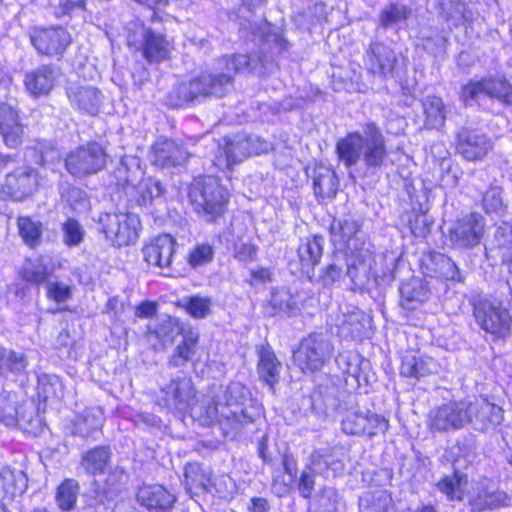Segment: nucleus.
Returning a JSON list of instances; mask_svg holds the SVG:
<instances>
[{"label": "nucleus", "instance_id": "nucleus-1", "mask_svg": "<svg viewBox=\"0 0 512 512\" xmlns=\"http://www.w3.org/2000/svg\"><path fill=\"white\" fill-rule=\"evenodd\" d=\"M274 67L273 60L257 58L250 55H225L218 59L213 73L202 74L200 77L187 82L194 101L204 99L207 96H224L232 86L233 77L240 71L256 72L264 76L268 70Z\"/></svg>", "mask_w": 512, "mask_h": 512}, {"label": "nucleus", "instance_id": "nucleus-2", "mask_svg": "<svg viewBox=\"0 0 512 512\" xmlns=\"http://www.w3.org/2000/svg\"><path fill=\"white\" fill-rule=\"evenodd\" d=\"M362 132L348 133L336 144L340 161L347 168L362 162L367 169L380 168L387 156L385 137L374 122H367Z\"/></svg>", "mask_w": 512, "mask_h": 512}, {"label": "nucleus", "instance_id": "nucleus-3", "mask_svg": "<svg viewBox=\"0 0 512 512\" xmlns=\"http://www.w3.org/2000/svg\"><path fill=\"white\" fill-rule=\"evenodd\" d=\"M249 391L240 382H231L218 396L202 408L200 417L205 424L218 422L225 437L234 438L244 425L252 423L253 417L242 407L248 399Z\"/></svg>", "mask_w": 512, "mask_h": 512}, {"label": "nucleus", "instance_id": "nucleus-4", "mask_svg": "<svg viewBox=\"0 0 512 512\" xmlns=\"http://www.w3.org/2000/svg\"><path fill=\"white\" fill-rule=\"evenodd\" d=\"M326 410L339 411L341 414V428L347 435L367 436L372 438L379 434H385L389 428V421L382 415L368 409H361L357 404L350 401L342 411V406L332 395L323 400Z\"/></svg>", "mask_w": 512, "mask_h": 512}, {"label": "nucleus", "instance_id": "nucleus-5", "mask_svg": "<svg viewBox=\"0 0 512 512\" xmlns=\"http://www.w3.org/2000/svg\"><path fill=\"white\" fill-rule=\"evenodd\" d=\"M188 199L194 211L206 222H214L226 209L229 194L216 178L203 176L188 187Z\"/></svg>", "mask_w": 512, "mask_h": 512}, {"label": "nucleus", "instance_id": "nucleus-6", "mask_svg": "<svg viewBox=\"0 0 512 512\" xmlns=\"http://www.w3.org/2000/svg\"><path fill=\"white\" fill-rule=\"evenodd\" d=\"M127 44L135 51H142L143 57L151 63L165 60L170 53V44L165 36L146 27L139 20L128 25Z\"/></svg>", "mask_w": 512, "mask_h": 512}, {"label": "nucleus", "instance_id": "nucleus-7", "mask_svg": "<svg viewBox=\"0 0 512 512\" xmlns=\"http://www.w3.org/2000/svg\"><path fill=\"white\" fill-rule=\"evenodd\" d=\"M472 306L475 321L485 332L498 338H503L510 332L512 318L501 301L479 298L473 300Z\"/></svg>", "mask_w": 512, "mask_h": 512}, {"label": "nucleus", "instance_id": "nucleus-8", "mask_svg": "<svg viewBox=\"0 0 512 512\" xmlns=\"http://www.w3.org/2000/svg\"><path fill=\"white\" fill-rule=\"evenodd\" d=\"M101 231L117 247L134 244L139 238L141 222L132 212L106 213L99 219Z\"/></svg>", "mask_w": 512, "mask_h": 512}, {"label": "nucleus", "instance_id": "nucleus-9", "mask_svg": "<svg viewBox=\"0 0 512 512\" xmlns=\"http://www.w3.org/2000/svg\"><path fill=\"white\" fill-rule=\"evenodd\" d=\"M334 352L331 340L323 333L304 338L294 352V361L302 372H315L329 362Z\"/></svg>", "mask_w": 512, "mask_h": 512}, {"label": "nucleus", "instance_id": "nucleus-10", "mask_svg": "<svg viewBox=\"0 0 512 512\" xmlns=\"http://www.w3.org/2000/svg\"><path fill=\"white\" fill-rule=\"evenodd\" d=\"M105 148L96 141L72 150L65 158V167L76 178H85L101 171L107 163Z\"/></svg>", "mask_w": 512, "mask_h": 512}, {"label": "nucleus", "instance_id": "nucleus-11", "mask_svg": "<svg viewBox=\"0 0 512 512\" xmlns=\"http://www.w3.org/2000/svg\"><path fill=\"white\" fill-rule=\"evenodd\" d=\"M485 230V218L481 214L473 212L456 220L451 225L448 238L455 248L472 249L482 242Z\"/></svg>", "mask_w": 512, "mask_h": 512}, {"label": "nucleus", "instance_id": "nucleus-12", "mask_svg": "<svg viewBox=\"0 0 512 512\" xmlns=\"http://www.w3.org/2000/svg\"><path fill=\"white\" fill-rule=\"evenodd\" d=\"M328 325L340 338L361 341L371 334V319L359 309L329 316Z\"/></svg>", "mask_w": 512, "mask_h": 512}, {"label": "nucleus", "instance_id": "nucleus-13", "mask_svg": "<svg viewBox=\"0 0 512 512\" xmlns=\"http://www.w3.org/2000/svg\"><path fill=\"white\" fill-rule=\"evenodd\" d=\"M481 96L494 98L503 104H512V85L504 78H482L463 86L461 97L466 104L477 101Z\"/></svg>", "mask_w": 512, "mask_h": 512}, {"label": "nucleus", "instance_id": "nucleus-14", "mask_svg": "<svg viewBox=\"0 0 512 512\" xmlns=\"http://www.w3.org/2000/svg\"><path fill=\"white\" fill-rule=\"evenodd\" d=\"M467 419V400L450 401L430 411L428 424L432 431L446 432L462 429Z\"/></svg>", "mask_w": 512, "mask_h": 512}, {"label": "nucleus", "instance_id": "nucleus-15", "mask_svg": "<svg viewBox=\"0 0 512 512\" xmlns=\"http://www.w3.org/2000/svg\"><path fill=\"white\" fill-rule=\"evenodd\" d=\"M159 401L169 410L185 412L191 406L196 391L191 378L176 376L161 388Z\"/></svg>", "mask_w": 512, "mask_h": 512}, {"label": "nucleus", "instance_id": "nucleus-16", "mask_svg": "<svg viewBox=\"0 0 512 512\" xmlns=\"http://www.w3.org/2000/svg\"><path fill=\"white\" fill-rule=\"evenodd\" d=\"M265 0H242L243 9L242 14L245 12H252V9L260 7ZM243 18L246 19L247 24H241L245 29L252 32L254 35H258L263 39L264 43L269 46L272 54H281L288 49L289 43L282 37L281 34L272 31L271 25L263 19L250 20L245 15Z\"/></svg>", "mask_w": 512, "mask_h": 512}, {"label": "nucleus", "instance_id": "nucleus-17", "mask_svg": "<svg viewBox=\"0 0 512 512\" xmlns=\"http://www.w3.org/2000/svg\"><path fill=\"white\" fill-rule=\"evenodd\" d=\"M467 424L481 432L494 430L503 421V410L485 398L467 400Z\"/></svg>", "mask_w": 512, "mask_h": 512}, {"label": "nucleus", "instance_id": "nucleus-18", "mask_svg": "<svg viewBox=\"0 0 512 512\" xmlns=\"http://www.w3.org/2000/svg\"><path fill=\"white\" fill-rule=\"evenodd\" d=\"M30 41L40 54L60 56L70 45L71 35L63 27L35 28Z\"/></svg>", "mask_w": 512, "mask_h": 512}, {"label": "nucleus", "instance_id": "nucleus-19", "mask_svg": "<svg viewBox=\"0 0 512 512\" xmlns=\"http://www.w3.org/2000/svg\"><path fill=\"white\" fill-rule=\"evenodd\" d=\"M492 147L491 139L479 129L462 127L457 132V152L468 161L482 160Z\"/></svg>", "mask_w": 512, "mask_h": 512}, {"label": "nucleus", "instance_id": "nucleus-20", "mask_svg": "<svg viewBox=\"0 0 512 512\" xmlns=\"http://www.w3.org/2000/svg\"><path fill=\"white\" fill-rule=\"evenodd\" d=\"M397 64V54L384 43L373 42L366 50L364 65L373 75L382 78L392 77Z\"/></svg>", "mask_w": 512, "mask_h": 512}, {"label": "nucleus", "instance_id": "nucleus-21", "mask_svg": "<svg viewBox=\"0 0 512 512\" xmlns=\"http://www.w3.org/2000/svg\"><path fill=\"white\" fill-rule=\"evenodd\" d=\"M140 160L136 156L126 155L111 172L110 185L124 189L126 195L135 190V185L143 178Z\"/></svg>", "mask_w": 512, "mask_h": 512}, {"label": "nucleus", "instance_id": "nucleus-22", "mask_svg": "<svg viewBox=\"0 0 512 512\" xmlns=\"http://www.w3.org/2000/svg\"><path fill=\"white\" fill-rule=\"evenodd\" d=\"M176 241L169 234H161L153 238L143 249L144 260L153 266L168 268L175 253Z\"/></svg>", "mask_w": 512, "mask_h": 512}, {"label": "nucleus", "instance_id": "nucleus-23", "mask_svg": "<svg viewBox=\"0 0 512 512\" xmlns=\"http://www.w3.org/2000/svg\"><path fill=\"white\" fill-rule=\"evenodd\" d=\"M71 104L80 112L96 115L102 102L101 91L92 85L70 83L66 89Z\"/></svg>", "mask_w": 512, "mask_h": 512}, {"label": "nucleus", "instance_id": "nucleus-24", "mask_svg": "<svg viewBox=\"0 0 512 512\" xmlns=\"http://www.w3.org/2000/svg\"><path fill=\"white\" fill-rule=\"evenodd\" d=\"M165 188L161 182L155 178L149 177L141 179L136 185L135 190L130 191L128 196V208H146L149 209L157 203L162 202Z\"/></svg>", "mask_w": 512, "mask_h": 512}, {"label": "nucleus", "instance_id": "nucleus-25", "mask_svg": "<svg viewBox=\"0 0 512 512\" xmlns=\"http://www.w3.org/2000/svg\"><path fill=\"white\" fill-rule=\"evenodd\" d=\"M39 184V176L32 167H19L6 177V186L10 195L16 200H22L33 194Z\"/></svg>", "mask_w": 512, "mask_h": 512}, {"label": "nucleus", "instance_id": "nucleus-26", "mask_svg": "<svg viewBox=\"0 0 512 512\" xmlns=\"http://www.w3.org/2000/svg\"><path fill=\"white\" fill-rule=\"evenodd\" d=\"M249 157L246 135H235L233 138H225L219 145L218 153L214 159V165L224 170H230L235 164Z\"/></svg>", "mask_w": 512, "mask_h": 512}, {"label": "nucleus", "instance_id": "nucleus-27", "mask_svg": "<svg viewBox=\"0 0 512 512\" xmlns=\"http://www.w3.org/2000/svg\"><path fill=\"white\" fill-rule=\"evenodd\" d=\"M59 75L58 67L42 65L26 73L24 84L27 90L35 97L48 95L54 88Z\"/></svg>", "mask_w": 512, "mask_h": 512}, {"label": "nucleus", "instance_id": "nucleus-28", "mask_svg": "<svg viewBox=\"0 0 512 512\" xmlns=\"http://www.w3.org/2000/svg\"><path fill=\"white\" fill-rule=\"evenodd\" d=\"M0 134L9 148L15 149L23 142L24 129L18 112L7 103H0Z\"/></svg>", "mask_w": 512, "mask_h": 512}, {"label": "nucleus", "instance_id": "nucleus-29", "mask_svg": "<svg viewBox=\"0 0 512 512\" xmlns=\"http://www.w3.org/2000/svg\"><path fill=\"white\" fill-rule=\"evenodd\" d=\"M439 364L430 356L406 351L402 356L400 373L404 377L420 379L437 373Z\"/></svg>", "mask_w": 512, "mask_h": 512}, {"label": "nucleus", "instance_id": "nucleus-30", "mask_svg": "<svg viewBox=\"0 0 512 512\" xmlns=\"http://www.w3.org/2000/svg\"><path fill=\"white\" fill-rule=\"evenodd\" d=\"M324 238L313 236L301 241L297 249L299 270L306 274L309 279L315 276V266L319 264L323 255Z\"/></svg>", "mask_w": 512, "mask_h": 512}, {"label": "nucleus", "instance_id": "nucleus-31", "mask_svg": "<svg viewBox=\"0 0 512 512\" xmlns=\"http://www.w3.org/2000/svg\"><path fill=\"white\" fill-rule=\"evenodd\" d=\"M399 292L401 307L409 311H414L425 303L430 294L426 281L420 277H410L402 281Z\"/></svg>", "mask_w": 512, "mask_h": 512}, {"label": "nucleus", "instance_id": "nucleus-32", "mask_svg": "<svg viewBox=\"0 0 512 512\" xmlns=\"http://www.w3.org/2000/svg\"><path fill=\"white\" fill-rule=\"evenodd\" d=\"M187 157L185 149L172 140H159L152 147L153 164L161 168L181 165Z\"/></svg>", "mask_w": 512, "mask_h": 512}, {"label": "nucleus", "instance_id": "nucleus-33", "mask_svg": "<svg viewBox=\"0 0 512 512\" xmlns=\"http://www.w3.org/2000/svg\"><path fill=\"white\" fill-rule=\"evenodd\" d=\"M510 496L504 491H489L481 486L475 489L468 498V503L473 512H483L500 507L509 506Z\"/></svg>", "mask_w": 512, "mask_h": 512}, {"label": "nucleus", "instance_id": "nucleus-34", "mask_svg": "<svg viewBox=\"0 0 512 512\" xmlns=\"http://www.w3.org/2000/svg\"><path fill=\"white\" fill-rule=\"evenodd\" d=\"M137 500L150 510L170 512L169 509L175 502V496L161 485H145L138 490Z\"/></svg>", "mask_w": 512, "mask_h": 512}, {"label": "nucleus", "instance_id": "nucleus-35", "mask_svg": "<svg viewBox=\"0 0 512 512\" xmlns=\"http://www.w3.org/2000/svg\"><path fill=\"white\" fill-rule=\"evenodd\" d=\"M311 178L316 197L321 199H332L336 196L339 188V179L334 170L324 165H317L313 168Z\"/></svg>", "mask_w": 512, "mask_h": 512}, {"label": "nucleus", "instance_id": "nucleus-36", "mask_svg": "<svg viewBox=\"0 0 512 512\" xmlns=\"http://www.w3.org/2000/svg\"><path fill=\"white\" fill-rule=\"evenodd\" d=\"M198 342V330L188 327L184 332L182 341L176 346L173 353L168 358V366L172 368L185 366L196 354Z\"/></svg>", "mask_w": 512, "mask_h": 512}, {"label": "nucleus", "instance_id": "nucleus-37", "mask_svg": "<svg viewBox=\"0 0 512 512\" xmlns=\"http://www.w3.org/2000/svg\"><path fill=\"white\" fill-rule=\"evenodd\" d=\"M358 512H395L391 494L384 489H372L358 499Z\"/></svg>", "mask_w": 512, "mask_h": 512}, {"label": "nucleus", "instance_id": "nucleus-38", "mask_svg": "<svg viewBox=\"0 0 512 512\" xmlns=\"http://www.w3.org/2000/svg\"><path fill=\"white\" fill-rule=\"evenodd\" d=\"M346 266V255L342 251H335L313 278L325 287L331 286L344 276Z\"/></svg>", "mask_w": 512, "mask_h": 512}, {"label": "nucleus", "instance_id": "nucleus-39", "mask_svg": "<svg viewBox=\"0 0 512 512\" xmlns=\"http://www.w3.org/2000/svg\"><path fill=\"white\" fill-rule=\"evenodd\" d=\"M111 455L109 446H97L83 453L80 464L90 475L103 474L110 462Z\"/></svg>", "mask_w": 512, "mask_h": 512}, {"label": "nucleus", "instance_id": "nucleus-40", "mask_svg": "<svg viewBox=\"0 0 512 512\" xmlns=\"http://www.w3.org/2000/svg\"><path fill=\"white\" fill-rule=\"evenodd\" d=\"M430 269L432 276L439 277L448 281L463 282L462 276L456 263L448 256L442 253H436L430 256Z\"/></svg>", "mask_w": 512, "mask_h": 512}, {"label": "nucleus", "instance_id": "nucleus-41", "mask_svg": "<svg viewBox=\"0 0 512 512\" xmlns=\"http://www.w3.org/2000/svg\"><path fill=\"white\" fill-rule=\"evenodd\" d=\"M358 230L359 225L357 221L351 217L334 219L330 227L333 241L340 245H345L351 251L356 249V246L352 244V241Z\"/></svg>", "mask_w": 512, "mask_h": 512}, {"label": "nucleus", "instance_id": "nucleus-42", "mask_svg": "<svg viewBox=\"0 0 512 512\" xmlns=\"http://www.w3.org/2000/svg\"><path fill=\"white\" fill-rule=\"evenodd\" d=\"M28 366L27 356L0 346V377L6 378L9 374L21 375Z\"/></svg>", "mask_w": 512, "mask_h": 512}, {"label": "nucleus", "instance_id": "nucleus-43", "mask_svg": "<svg viewBox=\"0 0 512 512\" xmlns=\"http://www.w3.org/2000/svg\"><path fill=\"white\" fill-rule=\"evenodd\" d=\"M186 330L179 319L166 316L161 318L154 328L149 327L148 333L155 335L162 345H166L172 344L179 335L184 337Z\"/></svg>", "mask_w": 512, "mask_h": 512}, {"label": "nucleus", "instance_id": "nucleus-44", "mask_svg": "<svg viewBox=\"0 0 512 512\" xmlns=\"http://www.w3.org/2000/svg\"><path fill=\"white\" fill-rule=\"evenodd\" d=\"M17 228L19 236L29 248L34 249L40 246L44 232V225L41 221L29 216H19Z\"/></svg>", "mask_w": 512, "mask_h": 512}, {"label": "nucleus", "instance_id": "nucleus-45", "mask_svg": "<svg viewBox=\"0 0 512 512\" xmlns=\"http://www.w3.org/2000/svg\"><path fill=\"white\" fill-rule=\"evenodd\" d=\"M468 483L467 476L459 470H454L451 475H446L437 483V488L449 500L461 501Z\"/></svg>", "mask_w": 512, "mask_h": 512}, {"label": "nucleus", "instance_id": "nucleus-46", "mask_svg": "<svg viewBox=\"0 0 512 512\" xmlns=\"http://www.w3.org/2000/svg\"><path fill=\"white\" fill-rule=\"evenodd\" d=\"M0 486L6 496L14 498L25 491L27 487L26 475L20 470L3 467L0 470Z\"/></svg>", "mask_w": 512, "mask_h": 512}, {"label": "nucleus", "instance_id": "nucleus-47", "mask_svg": "<svg viewBox=\"0 0 512 512\" xmlns=\"http://www.w3.org/2000/svg\"><path fill=\"white\" fill-rule=\"evenodd\" d=\"M336 364L344 374L353 377L360 383L361 379H365L362 371L368 366L369 362L355 351H344L337 356Z\"/></svg>", "mask_w": 512, "mask_h": 512}, {"label": "nucleus", "instance_id": "nucleus-48", "mask_svg": "<svg viewBox=\"0 0 512 512\" xmlns=\"http://www.w3.org/2000/svg\"><path fill=\"white\" fill-rule=\"evenodd\" d=\"M342 467L340 461L336 459L333 451L329 447L315 449L310 455V461L307 468L313 473L322 475L329 469L338 470Z\"/></svg>", "mask_w": 512, "mask_h": 512}, {"label": "nucleus", "instance_id": "nucleus-49", "mask_svg": "<svg viewBox=\"0 0 512 512\" xmlns=\"http://www.w3.org/2000/svg\"><path fill=\"white\" fill-rule=\"evenodd\" d=\"M51 274L52 269L48 268V265L41 257L26 260L20 271V275L25 281L35 285L46 283Z\"/></svg>", "mask_w": 512, "mask_h": 512}, {"label": "nucleus", "instance_id": "nucleus-50", "mask_svg": "<svg viewBox=\"0 0 512 512\" xmlns=\"http://www.w3.org/2000/svg\"><path fill=\"white\" fill-rule=\"evenodd\" d=\"M178 306L194 319H204L212 313V299L208 296H186L178 302Z\"/></svg>", "mask_w": 512, "mask_h": 512}, {"label": "nucleus", "instance_id": "nucleus-51", "mask_svg": "<svg viewBox=\"0 0 512 512\" xmlns=\"http://www.w3.org/2000/svg\"><path fill=\"white\" fill-rule=\"evenodd\" d=\"M280 368L281 363L277 360L275 354L268 349H263L258 363L260 378L268 385L273 386L279 380Z\"/></svg>", "mask_w": 512, "mask_h": 512}, {"label": "nucleus", "instance_id": "nucleus-52", "mask_svg": "<svg viewBox=\"0 0 512 512\" xmlns=\"http://www.w3.org/2000/svg\"><path fill=\"white\" fill-rule=\"evenodd\" d=\"M423 108L426 115L425 125L428 128L437 129L444 125L446 119L445 106L440 97H426L423 101Z\"/></svg>", "mask_w": 512, "mask_h": 512}, {"label": "nucleus", "instance_id": "nucleus-53", "mask_svg": "<svg viewBox=\"0 0 512 512\" xmlns=\"http://www.w3.org/2000/svg\"><path fill=\"white\" fill-rule=\"evenodd\" d=\"M79 494V483L75 479H65L58 487L55 500L61 510H71L75 507Z\"/></svg>", "mask_w": 512, "mask_h": 512}, {"label": "nucleus", "instance_id": "nucleus-54", "mask_svg": "<svg viewBox=\"0 0 512 512\" xmlns=\"http://www.w3.org/2000/svg\"><path fill=\"white\" fill-rule=\"evenodd\" d=\"M101 427L102 421L100 418L92 414H87L77 418L72 434L84 440L97 439L98 434L101 432Z\"/></svg>", "mask_w": 512, "mask_h": 512}, {"label": "nucleus", "instance_id": "nucleus-55", "mask_svg": "<svg viewBox=\"0 0 512 512\" xmlns=\"http://www.w3.org/2000/svg\"><path fill=\"white\" fill-rule=\"evenodd\" d=\"M62 241L68 247H77L85 237L83 226L73 218L66 219L61 225Z\"/></svg>", "mask_w": 512, "mask_h": 512}, {"label": "nucleus", "instance_id": "nucleus-56", "mask_svg": "<svg viewBox=\"0 0 512 512\" xmlns=\"http://www.w3.org/2000/svg\"><path fill=\"white\" fill-rule=\"evenodd\" d=\"M370 264L360 262L359 264L348 263L345 267L347 276L351 279L355 289H363L369 282Z\"/></svg>", "mask_w": 512, "mask_h": 512}, {"label": "nucleus", "instance_id": "nucleus-57", "mask_svg": "<svg viewBox=\"0 0 512 512\" xmlns=\"http://www.w3.org/2000/svg\"><path fill=\"white\" fill-rule=\"evenodd\" d=\"M409 12L410 10L404 5L391 4L381 12L380 24L384 28L398 24L407 19Z\"/></svg>", "mask_w": 512, "mask_h": 512}, {"label": "nucleus", "instance_id": "nucleus-58", "mask_svg": "<svg viewBox=\"0 0 512 512\" xmlns=\"http://www.w3.org/2000/svg\"><path fill=\"white\" fill-rule=\"evenodd\" d=\"M482 205L486 213H501L506 206L502 197V189L498 186H491L483 195Z\"/></svg>", "mask_w": 512, "mask_h": 512}, {"label": "nucleus", "instance_id": "nucleus-59", "mask_svg": "<svg viewBox=\"0 0 512 512\" xmlns=\"http://www.w3.org/2000/svg\"><path fill=\"white\" fill-rule=\"evenodd\" d=\"M191 91L187 82L175 85L167 95V103L173 108H179L185 104L193 102Z\"/></svg>", "mask_w": 512, "mask_h": 512}, {"label": "nucleus", "instance_id": "nucleus-60", "mask_svg": "<svg viewBox=\"0 0 512 512\" xmlns=\"http://www.w3.org/2000/svg\"><path fill=\"white\" fill-rule=\"evenodd\" d=\"M319 507L323 512H339L341 499L333 488H324L318 499Z\"/></svg>", "mask_w": 512, "mask_h": 512}, {"label": "nucleus", "instance_id": "nucleus-61", "mask_svg": "<svg viewBox=\"0 0 512 512\" xmlns=\"http://www.w3.org/2000/svg\"><path fill=\"white\" fill-rule=\"evenodd\" d=\"M47 297L57 303H64L72 296L70 286L61 282H46Z\"/></svg>", "mask_w": 512, "mask_h": 512}, {"label": "nucleus", "instance_id": "nucleus-62", "mask_svg": "<svg viewBox=\"0 0 512 512\" xmlns=\"http://www.w3.org/2000/svg\"><path fill=\"white\" fill-rule=\"evenodd\" d=\"M213 258V249L208 244L195 247L189 254L188 262L192 267L208 263Z\"/></svg>", "mask_w": 512, "mask_h": 512}, {"label": "nucleus", "instance_id": "nucleus-63", "mask_svg": "<svg viewBox=\"0 0 512 512\" xmlns=\"http://www.w3.org/2000/svg\"><path fill=\"white\" fill-rule=\"evenodd\" d=\"M316 474L317 473H313L307 467L302 471L298 482V490L302 497L306 499L310 498L314 489Z\"/></svg>", "mask_w": 512, "mask_h": 512}, {"label": "nucleus", "instance_id": "nucleus-64", "mask_svg": "<svg viewBox=\"0 0 512 512\" xmlns=\"http://www.w3.org/2000/svg\"><path fill=\"white\" fill-rule=\"evenodd\" d=\"M270 305L273 308V314L277 311L288 312L294 309V303L291 301V296L286 292H279L272 295Z\"/></svg>", "mask_w": 512, "mask_h": 512}]
</instances>
